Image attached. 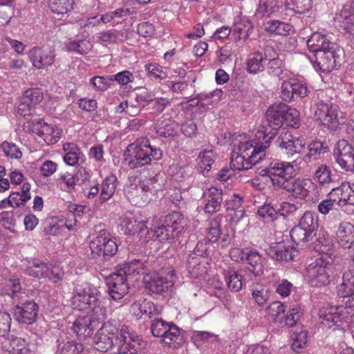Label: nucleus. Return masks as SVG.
I'll return each instance as SVG.
<instances>
[{
  "label": "nucleus",
  "instance_id": "72a5a7b5",
  "mask_svg": "<svg viewBox=\"0 0 354 354\" xmlns=\"http://www.w3.org/2000/svg\"><path fill=\"white\" fill-rule=\"evenodd\" d=\"M273 314V319L275 324H279L281 326H293L299 320V312L292 313V311H275Z\"/></svg>",
  "mask_w": 354,
  "mask_h": 354
},
{
  "label": "nucleus",
  "instance_id": "de8ad7c7",
  "mask_svg": "<svg viewBox=\"0 0 354 354\" xmlns=\"http://www.w3.org/2000/svg\"><path fill=\"white\" fill-rule=\"evenodd\" d=\"M157 183L156 176L145 178L139 182L138 185L143 191L142 200L144 203H149L151 201L150 196L156 192L155 184Z\"/></svg>",
  "mask_w": 354,
  "mask_h": 354
},
{
  "label": "nucleus",
  "instance_id": "b1692460",
  "mask_svg": "<svg viewBox=\"0 0 354 354\" xmlns=\"http://www.w3.org/2000/svg\"><path fill=\"white\" fill-rule=\"evenodd\" d=\"M203 196L205 201L204 207L205 213L212 214L221 210L223 202V192L221 189L212 187Z\"/></svg>",
  "mask_w": 354,
  "mask_h": 354
},
{
  "label": "nucleus",
  "instance_id": "423d86ee",
  "mask_svg": "<svg viewBox=\"0 0 354 354\" xmlns=\"http://www.w3.org/2000/svg\"><path fill=\"white\" fill-rule=\"evenodd\" d=\"M344 50L336 43L328 44L326 50H319L311 59L314 68L323 73H329L341 65Z\"/></svg>",
  "mask_w": 354,
  "mask_h": 354
},
{
  "label": "nucleus",
  "instance_id": "4d7b16f0",
  "mask_svg": "<svg viewBox=\"0 0 354 354\" xmlns=\"http://www.w3.org/2000/svg\"><path fill=\"white\" fill-rule=\"evenodd\" d=\"M225 281L228 288L233 292H238L242 288V276L235 270L227 272Z\"/></svg>",
  "mask_w": 354,
  "mask_h": 354
},
{
  "label": "nucleus",
  "instance_id": "9b49d317",
  "mask_svg": "<svg viewBox=\"0 0 354 354\" xmlns=\"http://www.w3.org/2000/svg\"><path fill=\"white\" fill-rule=\"evenodd\" d=\"M97 290L89 289L88 292L82 286L77 285L74 290V295L72 298V310H96L104 307L100 306V301L97 298Z\"/></svg>",
  "mask_w": 354,
  "mask_h": 354
},
{
  "label": "nucleus",
  "instance_id": "4c0bfd02",
  "mask_svg": "<svg viewBox=\"0 0 354 354\" xmlns=\"http://www.w3.org/2000/svg\"><path fill=\"white\" fill-rule=\"evenodd\" d=\"M308 149V153L304 157V161L307 162L313 160H317L321 154L328 151V147L320 140H314L309 143Z\"/></svg>",
  "mask_w": 354,
  "mask_h": 354
},
{
  "label": "nucleus",
  "instance_id": "1a4fd4ad",
  "mask_svg": "<svg viewBox=\"0 0 354 354\" xmlns=\"http://www.w3.org/2000/svg\"><path fill=\"white\" fill-rule=\"evenodd\" d=\"M314 113L315 120L324 127L330 131H337L341 124L340 119L342 113L339 106L330 102H325L323 100L315 104Z\"/></svg>",
  "mask_w": 354,
  "mask_h": 354
},
{
  "label": "nucleus",
  "instance_id": "79ce46f5",
  "mask_svg": "<svg viewBox=\"0 0 354 354\" xmlns=\"http://www.w3.org/2000/svg\"><path fill=\"white\" fill-rule=\"evenodd\" d=\"M316 189V185L310 179L300 178L297 190L296 192L295 198L306 200L310 197Z\"/></svg>",
  "mask_w": 354,
  "mask_h": 354
},
{
  "label": "nucleus",
  "instance_id": "20e7f679",
  "mask_svg": "<svg viewBox=\"0 0 354 354\" xmlns=\"http://www.w3.org/2000/svg\"><path fill=\"white\" fill-rule=\"evenodd\" d=\"M326 248L321 258L316 259L306 268L307 275L312 286H322L329 283V276L333 268L334 259L332 254L328 252Z\"/></svg>",
  "mask_w": 354,
  "mask_h": 354
},
{
  "label": "nucleus",
  "instance_id": "09e8293b",
  "mask_svg": "<svg viewBox=\"0 0 354 354\" xmlns=\"http://www.w3.org/2000/svg\"><path fill=\"white\" fill-rule=\"evenodd\" d=\"M157 183L156 176L145 178L139 182L138 185L143 191L142 200L144 203H149L151 201L150 196L156 192L155 184Z\"/></svg>",
  "mask_w": 354,
  "mask_h": 354
},
{
  "label": "nucleus",
  "instance_id": "7ed1b4c3",
  "mask_svg": "<svg viewBox=\"0 0 354 354\" xmlns=\"http://www.w3.org/2000/svg\"><path fill=\"white\" fill-rule=\"evenodd\" d=\"M290 236L298 249L308 248L319 252H325V249L331 243L328 233L324 230L320 229L319 234H313L298 225L291 229Z\"/></svg>",
  "mask_w": 354,
  "mask_h": 354
},
{
  "label": "nucleus",
  "instance_id": "e433bc0d",
  "mask_svg": "<svg viewBox=\"0 0 354 354\" xmlns=\"http://www.w3.org/2000/svg\"><path fill=\"white\" fill-rule=\"evenodd\" d=\"M253 26L251 21L245 18L240 19L234 25L233 35L236 40L246 39L252 31Z\"/></svg>",
  "mask_w": 354,
  "mask_h": 354
},
{
  "label": "nucleus",
  "instance_id": "5fc2aeb1",
  "mask_svg": "<svg viewBox=\"0 0 354 354\" xmlns=\"http://www.w3.org/2000/svg\"><path fill=\"white\" fill-rule=\"evenodd\" d=\"M314 177L322 185H328L333 180L330 168L324 164L317 167L314 174Z\"/></svg>",
  "mask_w": 354,
  "mask_h": 354
},
{
  "label": "nucleus",
  "instance_id": "2f4dec72",
  "mask_svg": "<svg viewBox=\"0 0 354 354\" xmlns=\"http://www.w3.org/2000/svg\"><path fill=\"white\" fill-rule=\"evenodd\" d=\"M117 178L114 175L106 177L101 185V192L98 199L100 203H104L114 194L116 188Z\"/></svg>",
  "mask_w": 354,
  "mask_h": 354
},
{
  "label": "nucleus",
  "instance_id": "bf43d9fd",
  "mask_svg": "<svg viewBox=\"0 0 354 354\" xmlns=\"http://www.w3.org/2000/svg\"><path fill=\"white\" fill-rule=\"evenodd\" d=\"M122 225L125 227L126 232L130 234H142L147 226L143 222L138 221L133 218L127 221H123Z\"/></svg>",
  "mask_w": 354,
  "mask_h": 354
},
{
  "label": "nucleus",
  "instance_id": "f8f14e48",
  "mask_svg": "<svg viewBox=\"0 0 354 354\" xmlns=\"http://www.w3.org/2000/svg\"><path fill=\"white\" fill-rule=\"evenodd\" d=\"M118 331L116 326L111 322L104 323L94 336V348L99 351L106 352L113 347L114 340L118 341L119 346L121 337L117 335Z\"/></svg>",
  "mask_w": 354,
  "mask_h": 354
},
{
  "label": "nucleus",
  "instance_id": "864d4df0",
  "mask_svg": "<svg viewBox=\"0 0 354 354\" xmlns=\"http://www.w3.org/2000/svg\"><path fill=\"white\" fill-rule=\"evenodd\" d=\"M257 213L260 217L269 221H276L279 216L278 207L266 202L259 207Z\"/></svg>",
  "mask_w": 354,
  "mask_h": 354
},
{
  "label": "nucleus",
  "instance_id": "a18cd8bd",
  "mask_svg": "<svg viewBox=\"0 0 354 354\" xmlns=\"http://www.w3.org/2000/svg\"><path fill=\"white\" fill-rule=\"evenodd\" d=\"M124 39V32L115 29L100 32L97 35V41L100 44H113Z\"/></svg>",
  "mask_w": 354,
  "mask_h": 354
},
{
  "label": "nucleus",
  "instance_id": "c85d7f7f",
  "mask_svg": "<svg viewBox=\"0 0 354 354\" xmlns=\"http://www.w3.org/2000/svg\"><path fill=\"white\" fill-rule=\"evenodd\" d=\"M180 234L178 229L172 227L165 221L163 224L156 228L153 236L160 242H173Z\"/></svg>",
  "mask_w": 354,
  "mask_h": 354
},
{
  "label": "nucleus",
  "instance_id": "603ef678",
  "mask_svg": "<svg viewBox=\"0 0 354 354\" xmlns=\"http://www.w3.org/2000/svg\"><path fill=\"white\" fill-rule=\"evenodd\" d=\"M9 346L8 350L10 354H28L29 348L26 340L19 337L8 338Z\"/></svg>",
  "mask_w": 354,
  "mask_h": 354
},
{
  "label": "nucleus",
  "instance_id": "a878e982",
  "mask_svg": "<svg viewBox=\"0 0 354 354\" xmlns=\"http://www.w3.org/2000/svg\"><path fill=\"white\" fill-rule=\"evenodd\" d=\"M338 243L349 248L354 243V226L348 222H342L337 231Z\"/></svg>",
  "mask_w": 354,
  "mask_h": 354
},
{
  "label": "nucleus",
  "instance_id": "69168bd1",
  "mask_svg": "<svg viewBox=\"0 0 354 354\" xmlns=\"http://www.w3.org/2000/svg\"><path fill=\"white\" fill-rule=\"evenodd\" d=\"M90 83L95 90L104 91L110 87L112 84V79L111 75L106 77L95 76L91 79Z\"/></svg>",
  "mask_w": 354,
  "mask_h": 354
},
{
  "label": "nucleus",
  "instance_id": "4be33fe9",
  "mask_svg": "<svg viewBox=\"0 0 354 354\" xmlns=\"http://www.w3.org/2000/svg\"><path fill=\"white\" fill-rule=\"evenodd\" d=\"M33 131L43 138L45 142L48 145L57 143L62 134L61 129L56 126L49 125L44 122L42 120H38L37 124L34 127Z\"/></svg>",
  "mask_w": 354,
  "mask_h": 354
},
{
  "label": "nucleus",
  "instance_id": "0e129e2a",
  "mask_svg": "<svg viewBox=\"0 0 354 354\" xmlns=\"http://www.w3.org/2000/svg\"><path fill=\"white\" fill-rule=\"evenodd\" d=\"M60 354H86V350L82 344L75 342H68L60 349Z\"/></svg>",
  "mask_w": 354,
  "mask_h": 354
},
{
  "label": "nucleus",
  "instance_id": "13d9d810",
  "mask_svg": "<svg viewBox=\"0 0 354 354\" xmlns=\"http://www.w3.org/2000/svg\"><path fill=\"white\" fill-rule=\"evenodd\" d=\"M91 43L86 39L70 41L67 46V50L71 52H75L80 55L88 53L92 48Z\"/></svg>",
  "mask_w": 354,
  "mask_h": 354
},
{
  "label": "nucleus",
  "instance_id": "f03ea898",
  "mask_svg": "<svg viewBox=\"0 0 354 354\" xmlns=\"http://www.w3.org/2000/svg\"><path fill=\"white\" fill-rule=\"evenodd\" d=\"M145 263L140 259H134L129 263L118 266L115 271L109 276L106 284L109 293L113 299H120L127 293L131 276L139 274L145 269Z\"/></svg>",
  "mask_w": 354,
  "mask_h": 354
},
{
  "label": "nucleus",
  "instance_id": "aec40b11",
  "mask_svg": "<svg viewBox=\"0 0 354 354\" xmlns=\"http://www.w3.org/2000/svg\"><path fill=\"white\" fill-rule=\"evenodd\" d=\"M275 144L278 147L284 150V153L288 156H291L299 154L305 146V143L301 139L293 137L288 131L282 133L276 140Z\"/></svg>",
  "mask_w": 354,
  "mask_h": 354
},
{
  "label": "nucleus",
  "instance_id": "dca6fc26",
  "mask_svg": "<svg viewBox=\"0 0 354 354\" xmlns=\"http://www.w3.org/2000/svg\"><path fill=\"white\" fill-rule=\"evenodd\" d=\"M335 162L345 171L354 170V151L346 140H339L333 149Z\"/></svg>",
  "mask_w": 354,
  "mask_h": 354
},
{
  "label": "nucleus",
  "instance_id": "39448f33",
  "mask_svg": "<svg viewBox=\"0 0 354 354\" xmlns=\"http://www.w3.org/2000/svg\"><path fill=\"white\" fill-rule=\"evenodd\" d=\"M298 113L295 109H290L285 104H273L267 110L266 113V119L268 122L269 127L272 129V131L267 133L259 132L263 135V142L269 139V144L277 133V130L279 129L285 120H288L289 116L296 118Z\"/></svg>",
  "mask_w": 354,
  "mask_h": 354
},
{
  "label": "nucleus",
  "instance_id": "c03bdc74",
  "mask_svg": "<svg viewBox=\"0 0 354 354\" xmlns=\"http://www.w3.org/2000/svg\"><path fill=\"white\" fill-rule=\"evenodd\" d=\"M163 343L173 348H178L183 344V336L177 326L174 325L169 328V333L164 337Z\"/></svg>",
  "mask_w": 354,
  "mask_h": 354
},
{
  "label": "nucleus",
  "instance_id": "f257e3e1",
  "mask_svg": "<svg viewBox=\"0 0 354 354\" xmlns=\"http://www.w3.org/2000/svg\"><path fill=\"white\" fill-rule=\"evenodd\" d=\"M269 147V139L261 144L252 140L241 142L238 151H233L231 155L230 167L235 171L248 170L266 156V149Z\"/></svg>",
  "mask_w": 354,
  "mask_h": 354
},
{
  "label": "nucleus",
  "instance_id": "393cba45",
  "mask_svg": "<svg viewBox=\"0 0 354 354\" xmlns=\"http://www.w3.org/2000/svg\"><path fill=\"white\" fill-rule=\"evenodd\" d=\"M97 324L98 322L91 315L80 317L74 323V330L78 337L86 338L91 335Z\"/></svg>",
  "mask_w": 354,
  "mask_h": 354
},
{
  "label": "nucleus",
  "instance_id": "58836bf2",
  "mask_svg": "<svg viewBox=\"0 0 354 354\" xmlns=\"http://www.w3.org/2000/svg\"><path fill=\"white\" fill-rule=\"evenodd\" d=\"M268 71L270 75L277 77L279 80L289 78L288 71L284 68L282 59L279 58L272 59L268 62Z\"/></svg>",
  "mask_w": 354,
  "mask_h": 354
},
{
  "label": "nucleus",
  "instance_id": "052dcab7",
  "mask_svg": "<svg viewBox=\"0 0 354 354\" xmlns=\"http://www.w3.org/2000/svg\"><path fill=\"white\" fill-rule=\"evenodd\" d=\"M263 55L261 53H256L252 57L250 58L247 62V69L250 73H257L264 69L262 62Z\"/></svg>",
  "mask_w": 354,
  "mask_h": 354
},
{
  "label": "nucleus",
  "instance_id": "338daca9",
  "mask_svg": "<svg viewBox=\"0 0 354 354\" xmlns=\"http://www.w3.org/2000/svg\"><path fill=\"white\" fill-rule=\"evenodd\" d=\"M127 192L128 198L131 203L138 205H142L146 203L142 200V194H144L143 191L141 189H140L138 185L131 184L127 187Z\"/></svg>",
  "mask_w": 354,
  "mask_h": 354
},
{
  "label": "nucleus",
  "instance_id": "bb28decb",
  "mask_svg": "<svg viewBox=\"0 0 354 354\" xmlns=\"http://www.w3.org/2000/svg\"><path fill=\"white\" fill-rule=\"evenodd\" d=\"M208 259L207 257L196 258L194 255H189L187 269L194 278H198L207 272Z\"/></svg>",
  "mask_w": 354,
  "mask_h": 354
},
{
  "label": "nucleus",
  "instance_id": "f704fd0d",
  "mask_svg": "<svg viewBox=\"0 0 354 354\" xmlns=\"http://www.w3.org/2000/svg\"><path fill=\"white\" fill-rule=\"evenodd\" d=\"M342 194V189L341 187H334L332 189L331 192L328 194L330 198L328 199L321 201L318 205V211L322 214H327L335 205V203L341 205L342 198L337 200L335 198V195Z\"/></svg>",
  "mask_w": 354,
  "mask_h": 354
},
{
  "label": "nucleus",
  "instance_id": "37998d69",
  "mask_svg": "<svg viewBox=\"0 0 354 354\" xmlns=\"http://www.w3.org/2000/svg\"><path fill=\"white\" fill-rule=\"evenodd\" d=\"M292 30V26L290 24L279 20L270 21H268L266 24V30L276 35H289Z\"/></svg>",
  "mask_w": 354,
  "mask_h": 354
},
{
  "label": "nucleus",
  "instance_id": "49530a36",
  "mask_svg": "<svg viewBox=\"0 0 354 354\" xmlns=\"http://www.w3.org/2000/svg\"><path fill=\"white\" fill-rule=\"evenodd\" d=\"M292 348L294 351L299 353L306 345L308 340L307 331L301 326L295 329L292 336Z\"/></svg>",
  "mask_w": 354,
  "mask_h": 354
},
{
  "label": "nucleus",
  "instance_id": "4468645a",
  "mask_svg": "<svg viewBox=\"0 0 354 354\" xmlns=\"http://www.w3.org/2000/svg\"><path fill=\"white\" fill-rule=\"evenodd\" d=\"M142 144L133 142L124 152V162L131 169H136L150 165V158Z\"/></svg>",
  "mask_w": 354,
  "mask_h": 354
},
{
  "label": "nucleus",
  "instance_id": "412c9836",
  "mask_svg": "<svg viewBox=\"0 0 354 354\" xmlns=\"http://www.w3.org/2000/svg\"><path fill=\"white\" fill-rule=\"evenodd\" d=\"M28 56L35 67L43 68L53 64L55 54L51 50L34 47L29 51Z\"/></svg>",
  "mask_w": 354,
  "mask_h": 354
},
{
  "label": "nucleus",
  "instance_id": "473e14b6",
  "mask_svg": "<svg viewBox=\"0 0 354 354\" xmlns=\"http://www.w3.org/2000/svg\"><path fill=\"white\" fill-rule=\"evenodd\" d=\"M298 225L306 229L311 233L319 234L318 216L317 214L313 212H306L301 217Z\"/></svg>",
  "mask_w": 354,
  "mask_h": 354
},
{
  "label": "nucleus",
  "instance_id": "9d476101",
  "mask_svg": "<svg viewBox=\"0 0 354 354\" xmlns=\"http://www.w3.org/2000/svg\"><path fill=\"white\" fill-rule=\"evenodd\" d=\"M92 255L102 261H107L118 252L115 239L105 229L99 230L98 235L90 243Z\"/></svg>",
  "mask_w": 354,
  "mask_h": 354
},
{
  "label": "nucleus",
  "instance_id": "0eeeda50",
  "mask_svg": "<svg viewBox=\"0 0 354 354\" xmlns=\"http://www.w3.org/2000/svg\"><path fill=\"white\" fill-rule=\"evenodd\" d=\"M297 160L290 162L273 160L259 174L262 176L269 177L275 189H280L285 183L293 175Z\"/></svg>",
  "mask_w": 354,
  "mask_h": 354
},
{
  "label": "nucleus",
  "instance_id": "2eb2a0df",
  "mask_svg": "<svg viewBox=\"0 0 354 354\" xmlns=\"http://www.w3.org/2000/svg\"><path fill=\"white\" fill-rule=\"evenodd\" d=\"M319 317L326 326H336L337 328H352L354 324V311H319Z\"/></svg>",
  "mask_w": 354,
  "mask_h": 354
},
{
  "label": "nucleus",
  "instance_id": "5701e85b",
  "mask_svg": "<svg viewBox=\"0 0 354 354\" xmlns=\"http://www.w3.org/2000/svg\"><path fill=\"white\" fill-rule=\"evenodd\" d=\"M267 254L276 261H288L297 254V250L285 243H278L268 248Z\"/></svg>",
  "mask_w": 354,
  "mask_h": 354
},
{
  "label": "nucleus",
  "instance_id": "680f3d73",
  "mask_svg": "<svg viewBox=\"0 0 354 354\" xmlns=\"http://www.w3.org/2000/svg\"><path fill=\"white\" fill-rule=\"evenodd\" d=\"M22 97L25 99L30 105L35 107V106L39 104L43 98V92L40 88H29L26 90Z\"/></svg>",
  "mask_w": 354,
  "mask_h": 354
},
{
  "label": "nucleus",
  "instance_id": "6e6d98bb",
  "mask_svg": "<svg viewBox=\"0 0 354 354\" xmlns=\"http://www.w3.org/2000/svg\"><path fill=\"white\" fill-rule=\"evenodd\" d=\"M21 290L20 280L16 276L10 277L6 281L3 287L1 289V295H7L14 297L15 295Z\"/></svg>",
  "mask_w": 354,
  "mask_h": 354
},
{
  "label": "nucleus",
  "instance_id": "774afa93",
  "mask_svg": "<svg viewBox=\"0 0 354 354\" xmlns=\"http://www.w3.org/2000/svg\"><path fill=\"white\" fill-rule=\"evenodd\" d=\"M210 245H212L208 243V240L203 239L198 242L189 255H194L196 258L207 257V256L209 255L212 252Z\"/></svg>",
  "mask_w": 354,
  "mask_h": 354
},
{
  "label": "nucleus",
  "instance_id": "c9c22d12",
  "mask_svg": "<svg viewBox=\"0 0 354 354\" xmlns=\"http://www.w3.org/2000/svg\"><path fill=\"white\" fill-rule=\"evenodd\" d=\"M63 149L65 152L64 160L67 165L71 166L77 164L81 158V156H83L80 148L75 143H65L63 145Z\"/></svg>",
  "mask_w": 354,
  "mask_h": 354
},
{
  "label": "nucleus",
  "instance_id": "6ab92c4d",
  "mask_svg": "<svg viewBox=\"0 0 354 354\" xmlns=\"http://www.w3.org/2000/svg\"><path fill=\"white\" fill-rule=\"evenodd\" d=\"M334 20L354 40V0H348L343 6L341 12L335 14Z\"/></svg>",
  "mask_w": 354,
  "mask_h": 354
},
{
  "label": "nucleus",
  "instance_id": "8fccbe9b",
  "mask_svg": "<svg viewBox=\"0 0 354 354\" xmlns=\"http://www.w3.org/2000/svg\"><path fill=\"white\" fill-rule=\"evenodd\" d=\"M74 0H49L51 11L57 15L66 14L73 9Z\"/></svg>",
  "mask_w": 354,
  "mask_h": 354
},
{
  "label": "nucleus",
  "instance_id": "a19ab883",
  "mask_svg": "<svg viewBox=\"0 0 354 354\" xmlns=\"http://www.w3.org/2000/svg\"><path fill=\"white\" fill-rule=\"evenodd\" d=\"M216 154L213 150H204L201 151L197 160H198V165L201 172L204 176L209 171L212 165L214 162Z\"/></svg>",
  "mask_w": 354,
  "mask_h": 354
},
{
  "label": "nucleus",
  "instance_id": "c756f323",
  "mask_svg": "<svg viewBox=\"0 0 354 354\" xmlns=\"http://www.w3.org/2000/svg\"><path fill=\"white\" fill-rule=\"evenodd\" d=\"M178 124L170 118H160L154 126L156 132L163 137L175 136Z\"/></svg>",
  "mask_w": 354,
  "mask_h": 354
},
{
  "label": "nucleus",
  "instance_id": "f3484780",
  "mask_svg": "<svg viewBox=\"0 0 354 354\" xmlns=\"http://www.w3.org/2000/svg\"><path fill=\"white\" fill-rule=\"evenodd\" d=\"M337 295L342 299L345 308H354V270H348L342 276V282L338 286Z\"/></svg>",
  "mask_w": 354,
  "mask_h": 354
},
{
  "label": "nucleus",
  "instance_id": "3c124183",
  "mask_svg": "<svg viewBox=\"0 0 354 354\" xmlns=\"http://www.w3.org/2000/svg\"><path fill=\"white\" fill-rule=\"evenodd\" d=\"M165 221H167L170 226L178 229V231L181 234L185 227L187 225V219L185 216L180 212L173 211L166 216Z\"/></svg>",
  "mask_w": 354,
  "mask_h": 354
},
{
  "label": "nucleus",
  "instance_id": "6e6552de",
  "mask_svg": "<svg viewBox=\"0 0 354 354\" xmlns=\"http://www.w3.org/2000/svg\"><path fill=\"white\" fill-rule=\"evenodd\" d=\"M297 160L290 162L273 160L259 174L262 176L269 177L275 189H280L285 183L293 175Z\"/></svg>",
  "mask_w": 354,
  "mask_h": 354
},
{
  "label": "nucleus",
  "instance_id": "a211bd4d",
  "mask_svg": "<svg viewBox=\"0 0 354 354\" xmlns=\"http://www.w3.org/2000/svg\"><path fill=\"white\" fill-rule=\"evenodd\" d=\"M120 337L118 354H138L131 350L136 351L140 346V336L136 334L129 326L123 325L120 328Z\"/></svg>",
  "mask_w": 354,
  "mask_h": 354
},
{
  "label": "nucleus",
  "instance_id": "ea45409f",
  "mask_svg": "<svg viewBox=\"0 0 354 354\" xmlns=\"http://www.w3.org/2000/svg\"><path fill=\"white\" fill-rule=\"evenodd\" d=\"M222 216L218 215L209 221V227L207 228V236L205 240H208V243L211 245L218 241L221 234V223Z\"/></svg>",
  "mask_w": 354,
  "mask_h": 354
},
{
  "label": "nucleus",
  "instance_id": "ddd939ff",
  "mask_svg": "<svg viewBox=\"0 0 354 354\" xmlns=\"http://www.w3.org/2000/svg\"><path fill=\"white\" fill-rule=\"evenodd\" d=\"M175 272L169 270L165 273L151 272L144 276L145 288L152 292L160 293L172 287L175 282Z\"/></svg>",
  "mask_w": 354,
  "mask_h": 354
},
{
  "label": "nucleus",
  "instance_id": "cd10ccee",
  "mask_svg": "<svg viewBox=\"0 0 354 354\" xmlns=\"http://www.w3.org/2000/svg\"><path fill=\"white\" fill-rule=\"evenodd\" d=\"M245 261L248 269L254 276L259 277L263 273V258L255 250H247Z\"/></svg>",
  "mask_w": 354,
  "mask_h": 354
},
{
  "label": "nucleus",
  "instance_id": "e2e57ef3",
  "mask_svg": "<svg viewBox=\"0 0 354 354\" xmlns=\"http://www.w3.org/2000/svg\"><path fill=\"white\" fill-rule=\"evenodd\" d=\"M291 9L297 13L304 14L312 8V0H286Z\"/></svg>",
  "mask_w": 354,
  "mask_h": 354
},
{
  "label": "nucleus",
  "instance_id": "7c9ffc66",
  "mask_svg": "<svg viewBox=\"0 0 354 354\" xmlns=\"http://www.w3.org/2000/svg\"><path fill=\"white\" fill-rule=\"evenodd\" d=\"M326 36L319 32L313 33L306 41L308 50L316 55L319 50H326L328 44H332Z\"/></svg>",
  "mask_w": 354,
  "mask_h": 354
}]
</instances>
